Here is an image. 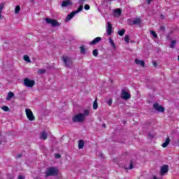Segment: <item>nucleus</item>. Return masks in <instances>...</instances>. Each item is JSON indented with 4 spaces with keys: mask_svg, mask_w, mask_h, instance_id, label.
Masks as SVG:
<instances>
[{
    "mask_svg": "<svg viewBox=\"0 0 179 179\" xmlns=\"http://www.w3.org/2000/svg\"><path fill=\"white\" fill-rule=\"evenodd\" d=\"M59 173V171L56 167L49 166L47 168L45 173V177H54Z\"/></svg>",
    "mask_w": 179,
    "mask_h": 179,
    "instance_id": "nucleus-1",
    "label": "nucleus"
},
{
    "mask_svg": "<svg viewBox=\"0 0 179 179\" xmlns=\"http://www.w3.org/2000/svg\"><path fill=\"white\" fill-rule=\"evenodd\" d=\"M62 59L66 68H71L73 65V62L71 57L63 56Z\"/></svg>",
    "mask_w": 179,
    "mask_h": 179,
    "instance_id": "nucleus-2",
    "label": "nucleus"
},
{
    "mask_svg": "<svg viewBox=\"0 0 179 179\" xmlns=\"http://www.w3.org/2000/svg\"><path fill=\"white\" fill-rule=\"evenodd\" d=\"M73 122H83L85 121V115L78 113L72 117Z\"/></svg>",
    "mask_w": 179,
    "mask_h": 179,
    "instance_id": "nucleus-3",
    "label": "nucleus"
},
{
    "mask_svg": "<svg viewBox=\"0 0 179 179\" xmlns=\"http://www.w3.org/2000/svg\"><path fill=\"white\" fill-rule=\"evenodd\" d=\"M25 113L27 115V118H28L29 121H34V120H36V117H34V115L33 114V111H31V109L26 108Z\"/></svg>",
    "mask_w": 179,
    "mask_h": 179,
    "instance_id": "nucleus-4",
    "label": "nucleus"
},
{
    "mask_svg": "<svg viewBox=\"0 0 179 179\" xmlns=\"http://www.w3.org/2000/svg\"><path fill=\"white\" fill-rule=\"evenodd\" d=\"M45 22L48 24H51L52 27H57L59 26V22L57 20H52L51 18H45Z\"/></svg>",
    "mask_w": 179,
    "mask_h": 179,
    "instance_id": "nucleus-5",
    "label": "nucleus"
},
{
    "mask_svg": "<svg viewBox=\"0 0 179 179\" xmlns=\"http://www.w3.org/2000/svg\"><path fill=\"white\" fill-rule=\"evenodd\" d=\"M24 85L27 87H33V86H34V85H36V82L34 80L25 78L24 80Z\"/></svg>",
    "mask_w": 179,
    "mask_h": 179,
    "instance_id": "nucleus-6",
    "label": "nucleus"
},
{
    "mask_svg": "<svg viewBox=\"0 0 179 179\" xmlns=\"http://www.w3.org/2000/svg\"><path fill=\"white\" fill-rule=\"evenodd\" d=\"M120 97L123 99V100H129V99H131V94L123 89L122 90Z\"/></svg>",
    "mask_w": 179,
    "mask_h": 179,
    "instance_id": "nucleus-7",
    "label": "nucleus"
},
{
    "mask_svg": "<svg viewBox=\"0 0 179 179\" xmlns=\"http://www.w3.org/2000/svg\"><path fill=\"white\" fill-rule=\"evenodd\" d=\"M153 108L159 113H164V108L162 106L159 105L157 103H154Z\"/></svg>",
    "mask_w": 179,
    "mask_h": 179,
    "instance_id": "nucleus-8",
    "label": "nucleus"
},
{
    "mask_svg": "<svg viewBox=\"0 0 179 179\" xmlns=\"http://www.w3.org/2000/svg\"><path fill=\"white\" fill-rule=\"evenodd\" d=\"M166 173H169V165H164L161 167L159 174L160 176H164Z\"/></svg>",
    "mask_w": 179,
    "mask_h": 179,
    "instance_id": "nucleus-9",
    "label": "nucleus"
},
{
    "mask_svg": "<svg viewBox=\"0 0 179 179\" xmlns=\"http://www.w3.org/2000/svg\"><path fill=\"white\" fill-rule=\"evenodd\" d=\"M72 1L71 0H65L62 1V8H66L68 6H72Z\"/></svg>",
    "mask_w": 179,
    "mask_h": 179,
    "instance_id": "nucleus-10",
    "label": "nucleus"
},
{
    "mask_svg": "<svg viewBox=\"0 0 179 179\" xmlns=\"http://www.w3.org/2000/svg\"><path fill=\"white\" fill-rule=\"evenodd\" d=\"M108 36H111L113 34V24H111V22H108V28L106 29Z\"/></svg>",
    "mask_w": 179,
    "mask_h": 179,
    "instance_id": "nucleus-11",
    "label": "nucleus"
},
{
    "mask_svg": "<svg viewBox=\"0 0 179 179\" xmlns=\"http://www.w3.org/2000/svg\"><path fill=\"white\" fill-rule=\"evenodd\" d=\"M100 41H101V37L98 36L96 38H95L93 41H92L90 44V45H94V44H97L99 43H100Z\"/></svg>",
    "mask_w": 179,
    "mask_h": 179,
    "instance_id": "nucleus-12",
    "label": "nucleus"
},
{
    "mask_svg": "<svg viewBox=\"0 0 179 179\" xmlns=\"http://www.w3.org/2000/svg\"><path fill=\"white\" fill-rule=\"evenodd\" d=\"M75 15H76V13L74 10H73L69 15H67L66 22H69V20H71L73 16H75Z\"/></svg>",
    "mask_w": 179,
    "mask_h": 179,
    "instance_id": "nucleus-13",
    "label": "nucleus"
},
{
    "mask_svg": "<svg viewBox=\"0 0 179 179\" xmlns=\"http://www.w3.org/2000/svg\"><path fill=\"white\" fill-rule=\"evenodd\" d=\"M136 24H141V18L137 17L131 22H130V25L135 26Z\"/></svg>",
    "mask_w": 179,
    "mask_h": 179,
    "instance_id": "nucleus-14",
    "label": "nucleus"
},
{
    "mask_svg": "<svg viewBox=\"0 0 179 179\" xmlns=\"http://www.w3.org/2000/svg\"><path fill=\"white\" fill-rule=\"evenodd\" d=\"M135 63L137 64V65H140V66H143L144 67L145 66V62L143 60H139L138 59H135Z\"/></svg>",
    "mask_w": 179,
    "mask_h": 179,
    "instance_id": "nucleus-15",
    "label": "nucleus"
},
{
    "mask_svg": "<svg viewBox=\"0 0 179 179\" xmlns=\"http://www.w3.org/2000/svg\"><path fill=\"white\" fill-rule=\"evenodd\" d=\"M41 138V139H43V141H47V138H48V134L45 132V131H42Z\"/></svg>",
    "mask_w": 179,
    "mask_h": 179,
    "instance_id": "nucleus-16",
    "label": "nucleus"
},
{
    "mask_svg": "<svg viewBox=\"0 0 179 179\" xmlns=\"http://www.w3.org/2000/svg\"><path fill=\"white\" fill-rule=\"evenodd\" d=\"M85 148V141L83 140L78 141V149H83Z\"/></svg>",
    "mask_w": 179,
    "mask_h": 179,
    "instance_id": "nucleus-17",
    "label": "nucleus"
},
{
    "mask_svg": "<svg viewBox=\"0 0 179 179\" xmlns=\"http://www.w3.org/2000/svg\"><path fill=\"white\" fill-rule=\"evenodd\" d=\"M169 145H170V138H167L166 139V141L164 143H162V148H167Z\"/></svg>",
    "mask_w": 179,
    "mask_h": 179,
    "instance_id": "nucleus-18",
    "label": "nucleus"
},
{
    "mask_svg": "<svg viewBox=\"0 0 179 179\" xmlns=\"http://www.w3.org/2000/svg\"><path fill=\"white\" fill-rule=\"evenodd\" d=\"M12 97H15V94H13V92H10L8 93L6 100L9 101V100H10V99H12Z\"/></svg>",
    "mask_w": 179,
    "mask_h": 179,
    "instance_id": "nucleus-19",
    "label": "nucleus"
},
{
    "mask_svg": "<svg viewBox=\"0 0 179 179\" xmlns=\"http://www.w3.org/2000/svg\"><path fill=\"white\" fill-rule=\"evenodd\" d=\"M92 107L93 110H97V108H99V104L97 103V99L94 100Z\"/></svg>",
    "mask_w": 179,
    "mask_h": 179,
    "instance_id": "nucleus-20",
    "label": "nucleus"
},
{
    "mask_svg": "<svg viewBox=\"0 0 179 179\" xmlns=\"http://www.w3.org/2000/svg\"><path fill=\"white\" fill-rule=\"evenodd\" d=\"M82 10H83V5L80 4V6L78 8V9L73 11L76 14V13H79V12H82Z\"/></svg>",
    "mask_w": 179,
    "mask_h": 179,
    "instance_id": "nucleus-21",
    "label": "nucleus"
},
{
    "mask_svg": "<svg viewBox=\"0 0 179 179\" xmlns=\"http://www.w3.org/2000/svg\"><path fill=\"white\" fill-rule=\"evenodd\" d=\"M80 50L81 54H86V52L87 51L86 48H85V45H81L80 47Z\"/></svg>",
    "mask_w": 179,
    "mask_h": 179,
    "instance_id": "nucleus-22",
    "label": "nucleus"
},
{
    "mask_svg": "<svg viewBox=\"0 0 179 179\" xmlns=\"http://www.w3.org/2000/svg\"><path fill=\"white\" fill-rule=\"evenodd\" d=\"M176 44L177 41L176 40L172 41L171 43L169 45L170 48H175Z\"/></svg>",
    "mask_w": 179,
    "mask_h": 179,
    "instance_id": "nucleus-23",
    "label": "nucleus"
},
{
    "mask_svg": "<svg viewBox=\"0 0 179 179\" xmlns=\"http://www.w3.org/2000/svg\"><path fill=\"white\" fill-rule=\"evenodd\" d=\"M114 13L115 15H118V16L121 15V13H122V10L120 8H117L116 10H114Z\"/></svg>",
    "mask_w": 179,
    "mask_h": 179,
    "instance_id": "nucleus-24",
    "label": "nucleus"
},
{
    "mask_svg": "<svg viewBox=\"0 0 179 179\" xmlns=\"http://www.w3.org/2000/svg\"><path fill=\"white\" fill-rule=\"evenodd\" d=\"M109 41L110 43V45H112L113 48H114L115 50L117 48V47L115 46V43H114V41H113V39L111 38H110Z\"/></svg>",
    "mask_w": 179,
    "mask_h": 179,
    "instance_id": "nucleus-25",
    "label": "nucleus"
},
{
    "mask_svg": "<svg viewBox=\"0 0 179 179\" xmlns=\"http://www.w3.org/2000/svg\"><path fill=\"white\" fill-rule=\"evenodd\" d=\"M117 34L121 36H124V34H125V29H122V30L118 31Z\"/></svg>",
    "mask_w": 179,
    "mask_h": 179,
    "instance_id": "nucleus-26",
    "label": "nucleus"
},
{
    "mask_svg": "<svg viewBox=\"0 0 179 179\" xmlns=\"http://www.w3.org/2000/svg\"><path fill=\"white\" fill-rule=\"evenodd\" d=\"M90 114V110H89V109L85 110H84V114H83V115H85V119L86 117H87Z\"/></svg>",
    "mask_w": 179,
    "mask_h": 179,
    "instance_id": "nucleus-27",
    "label": "nucleus"
},
{
    "mask_svg": "<svg viewBox=\"0 0 179 179\" xmlns=\"http://www.w3.org/2000/svg\"><path fill=\"white\" fill-rule=\"evenodd\" d=\"M24 59L26 61V62H31L30 57H29V55H24Z\"/></svg>",
    "mask_w": 179,
    "mask_h": 179,
    "instance_id": "nucleus-28",
    "label": "nucleus"
},
{
    "mask_svg": "<svg viewBox=\"0 0 179 179\" xmlns=\"http://www.w3.org/2000/svg\"><path fill=\"white\" fill-rule=\"evenodd\" d=\"M47 72V70L45 69H41L38 70V73L44 74Z\"/></svg>",
    "mask_w": 179,
    "mask_h": 179,
    "instance_id": "nucleus-29",
    "label": "nucleus"
},
{
    "mask_svg": "<svg viewBox=\"0 0 179 179\" xmlns=\"http://www.w3.org/2000/svg\"><path fill=\"white\" fill-rule=\"evenodd\" d=\"M94 57H97L99 55V50L94 49L92 52Z\"/></svg>",
    "mask_w": 179,
    "mask_h": 179,
    "instance_id": "nucleus-30",
    "label": "nucleus"
},
{
    "mask_svg": "<svg viewBox=\"0 0 179 179\" xmlns=\"http://www.w3.org/2000/svg\"><path fill=\"white\" fill-rule=\"evenodd\" d=\"M20 12V6H17L15 9V13L17 14Z\"/></svg>",
    "mask_w": 179,
    "mask_h": 179,
    "instance_id": "nucleus-31",
    "label": "nucleus"
},
{
    "mask_svg": "<svg viewBox=\"0 0 179 179\" xmlns=\"http://www.w3.org/2000/svg\"><path fill=\"white\" fill-rule=\"evenodd\" d=\"M5 8V3H2L0 4V15L2 13V10Z\"/></svg>",
    "mask_w": 179,
    "mask_h": 179,
    "instance_id": "nucleus-32",
    "label": "nucleus"
},
{
    "mask_svg": "<svg viewBox=\"0 0 179 179\" xmlns=\"http://www.w3.org/2000/svg\"><path fill=\"white\" fill-rule=\"evenodd\" d=\"M124 41L125 43H127V44L129 43V36L128 35H126L124 36Z\"/></svg>",
    "mask_w": 179,
    "mask_h": 179,
    "instance_id": "nucleus-33",
    "label": "nucleus"
},
{
    "mask_svg": "<svg viewBox=\"0 0 179 179\" xmlns=\"http://www.w3.org/2000/svg\"><path fill=\"white\" fill-rule=\"evenodd\" d=\"M151 34L153 36L154 38H157V34L155 31H150Z\"/></svg>",
    "mask_w": 179,
    "mask_h": 179,
    "instance_id": "nucleus-34",
    "label": "nucleus"
},
{
    "mask_svg": "<svg viewBox=\"0 0 179 179\" xmlns=\"http://www.w3.org/2000/svg\"><path fill=\"white\" fill-rule=\"evenodd\" d=\"M1 110H3V111L8 112V111H9V107H8V106H3L1 108Z\"/></svg>",
    "mask_w": 179,
    "mask_h": 179,
    "instance_id": "nucleus-35",
    "label": "nucleus"
},
{
    "mask_svg": "<svg viewBox=\"0 0 179 179\" xmlns=\"http://www.w3.org/2000/svg\"><path fill=\"white\" fill-rule=\"evenodd\" d=\"M159 30H161V31H166V27L162 25L159 27Z\"/></svg>",
    "mask_w": 179,
    "mask_h": 179,
    "instance_id": "nucleus-36",
    "label": "nucleus"
},
{
    "mask_svg": "<svg viewBox=\"0 0 179 179\" xmlns=\"http://www.w3.org/2000/svg\"><path fill=\"white\" fill-rule=\"evenodd\" d=\"M84 9H85V10H89L90 9V6H89L88 4H85L84 6Z\"/></svg>",
    "mask_w": 179,
    "mask_h": 179,
    "instance_id": "nucleus-37",
    "label": "nucleus"
},
{
    "mask_svg": "<svg viewBox=\"0 0 179 179\" xmlns=\"http://www.w3.org/2000/svg\"><path fill=\"white\" fill-rule=\"evenodd\" d=\"M55 157L56 159H61V154H55Z\"/></svg>",
    "mask_w": 179,
    "mask_h": 179,
    "instance_id": "nucleus-38",
    "label": "nucleus"
},
{
    "mask_svg": "<svg viewBox=\"0 0 179 179\" xmlns=\"http://www.w3.org/2000/svg\"><path fill=\"white\" fill-rule=\"evenodd\" d=\"M134 169V163L131 162L129 166V170H132Z\"/></svg>",
    "mask_w": 179,
    "mask_h": 179,
    "instance_id": "nucleus-39",
    "label": "nucleus"
},
{
    "mask_svg": "<svg viewBox=\"0 0 179 179\" xmlns=\"http://www.w3.org/2000/svg\"><path fill=\"white\" fill-rule=\"evenodd\" d=\"M86 1V0H79L78 1V3L80 5H83L84 2Z\"/></svg>",
    "mask_w": 179,
    "mask_h": 179,
    "instance_id": "nucleus-40",
    "label": "nucleus"
},
{
    "mask_svg": "<svg viewBox=\"0 0 179 179\" xmlns=\"http://www.w3.org/2000/svg\"><path fill=\"white\" fill-rule=\"evenodd\" d=\"M108 106H111V104H113V99H110V100L108 101Z\"/></svg>",
    "mask_w": 179,
    "mask_h": 179,
    "instance_id": "nucleus-41",
    "label": "nucleus"
},
{
    "mask_svg": "<svg viewBox=\"0 0 179 179\" xmlns=\"http://www.w3.org/2000/svg\"><path fill=\"white\" fill-rule=\"evenodd\" d=\"M153 1V0H145V2H147L148 5H150V2Z\"/></svg>",
    "mask_w": 179,
    "mask_h": 179,
    "instance_id": "nucleus-42",
    "label": "nucleus"
},
{
    "mask_svg": "<svg viewBox=\"0 0 179 179\" xmlns=\"http://www.w3.org/2000/svg\"><path fill=\"white\" fill-rule=\"evenodd\" d=\"M152 65L156 68V66H157V63L156 62H154L152 63Z\"/></svg>",
    "mask_w": 179,
    "mask_h": 179,
    "instance_id": "nucleus-43",
    "label": "nucleus"
},
{
    "mask_svg": "<svg viewBox=\"0 0 179 179\" xmlns=\"http://www.w3.org/2000/svg\"><path fill=\"white\" fill-rule=\"evenodd\" d=\"M18 179H24V177H23V176H22V175H20L18 176Z\"/></svg>",
    "mask_w": 179,
    "mask_h": 179,
    "instance_id": "nucleus-44",
    "label": "nucleus"
},
{
    "mask_svg": "<svg viewBox=\"0 0 179 179\" xmlns=\"http://www.w3.org/2000/svg\"><path fill=\"white\" fill-rule=\"evenodd\" d=\"M20 157H22V154H18L17 155V159H20Z\"/></svg>",
    "mask_w": 179,
    "mask_h": 179,
    "instance_id": "nucleus-45",
    "label": "nucleus"
},
{
    "mask_svg": "<svg viewBox=\"0 0 179 179\" xmlns=\"http://www.w3.org/2000/svg\"><path fill=\"white\" fill-rule=\"evenodd\" d=\"M161 19H164V16L163 15H160Z\"/></svg>",
    "mask_w": 179,
    "mask_h": 179,
    "instance_id": "nucleus-46",
    "label": "nucleus"
},
{
    "mask_svg": "<svg viewBox=\"0 0 179 179\" xmlns=\"http://www.w3.org/2000/svg\"><path fill=\"white\" fill-rule=\"evenodd\" d=\"M103 128H106V124H103Z\"/></svg>",
    "mask_w": 179,
    "mask_h": 179,
    "instance_id": "nucleus-47",
    "label": "nucleus"
},
{
    "mask_svg": "<svg viewBox=\"0 0 179 179\" xmlns=\"http://www.w3.org/2000/svg\"><path fill=\"white\" fill-rule=\"evenodd\" d=\"M0 19H2V15L0 14Z\"/></svg>",
    "mask_w": 179,
    "mask_h": 179,
    "instance_id": "nucleus-48",
    "label": "nucleus"
},
{
    "mask_svg": "<svg viewBox=\"0 0 179 179\" xmlns=\"http://www.w3.org/2000/svg\"><path fill=\"white\" fill-rule=\"evenodd\" d=\"M100 157H103V154H100Z\"/></svg>",
    "mask_w": 179,
    "mask_h": 179,
    "instance_id": "nucleus-49",
    "label": "nucleus"
},
{
    "mask_svg": "<svg viewBox=\"0 0 179 179\" xmlns=\"http://www.w3.org/2000/svg\"><path fill=\"white\" fill-rule=\"evenodd\" d=\"M108 1H111V0H108Z\"/></svg>",
    "mask_w": 179,
    "mask_h": 179,
    "instance_id": "nucleus-50",
    "label": "nucleus"
}]
</instances>
